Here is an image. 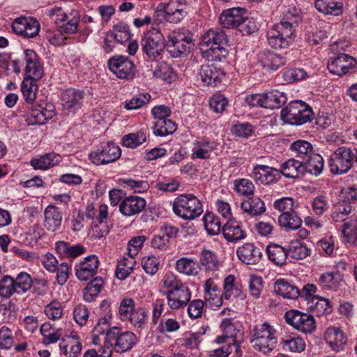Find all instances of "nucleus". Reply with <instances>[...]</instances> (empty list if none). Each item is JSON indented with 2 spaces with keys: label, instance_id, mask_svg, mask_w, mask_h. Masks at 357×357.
I'll return each mask as SVG.
<instances>
[{
  "label": "nucleus",
  "instance_id": "3",
  "mask_svg": "<svg viewBox=\"0 0 357 357\" xmlns=\"http://www.w3.org/2000/svg\"><path fill=\"white\" fill-rule=\"evenodd\" d=\"M312 110L301 100L291 102L281 111L282 119L289 124L301 125L310 121Z\"/></svg>",
  "mask_w": 357,
  "mask_h": 357
},
{
  "label": "nucleus",
  "instance_id": "64",
  "mask_svg": "<svg viewBox=\"0 0 357 357\" xmlns=\"http://www.w3.org/2000/svg\"><path fill=\"white\" fill-rule=\"evenodd\" d=\"M342 234L347 239H350L357 232V218L351 214L346 221H342Z\"/></svg>",
  "mask_w": 357,
  "mask_h": 357
},
{
  "label": "nucleus",
  "instance_id": "50",
  "mask_svg": "<svg viewBox=\"0 0 357 357\" xmlns=\"http://www.w3.org/2000/svg\"><path fill=\"white\" fill-rule=\"evenodd\" d=\"M278 222L281 227L286 230H295L298 229L302 223L301 219L294 211L282 213L278 217Z\"/></svg>",
  "mask_w": 357,
  "mask_h": 357
},
{
  "label": "nucleus",
  "instance_id": "43",
  "mask_svg": "<svg viewBox=\"0 0 357 357\" xmlns=\"http://www.w3.org/2000/svg\"><path fill=\"white\" fill-rule=\"evenodd\" d=\"M56 252L63 257L75 258L84 252V248L80 245H70L66 241H58L55 244Z\"/></svg>",
  "mask_w": 357,
  "mask_h": 357
},
{
  "label": "nucleus",
  "instance_id": "13",
  "mask_svg": "<svg viewBox=\"0 0 357 357\" xmlns=\"http://www.w3.org/2000/svg\"><path fill=\"white\" fill-rule=\"evenodd\" d=\"M110 303L105 300L100 305L101 310L105 312V317L101 318L94 328V332L98 335H134L130 332H121L119 326H111L112 313L109 308Z\"/></svg>",
  "mask_w": 357,
  "mask_h": 357
},
{
  "label": "nucleus",
  "instance_id": "47",
  "mask_svg": "<svg viewBox=\"0 0 357 357\" xmlns=\"http://www.w3.org/2000/svg\"><path fill=\"white\" fill-rule=\"evenodd\" d=\"M38 79L24 77L21 84V91L27 103H33L36 98L38 85L36 82Z\"/></svg>",
  "mask_w": 357,
  "mask_h": 357
},
{
  "label": "nucleus",
  "instance_id": "11",
  "mask_svg": "<svg viewBox=\"0 0 357 357\" xmlns=\"http://www.w3.org/2000/svg\"><path fill=\"white\" fill-rule=\"evenodd\" d=\"M356 65L355 58L347 54H340L328 60V69L333 75L342 76L353 72Z\"/></svg>",
  "mask_w": 357,
  "mask_h": 357
},
{
  "label": "nucleus",
  "instance_id": "56",
  "mask_svg": "<svg viewBox=\"0 0 357 357\" xmlns=\"http://www.w3.org/2000/svg\"><path fill=\"white\" fill-rule=\"evenodd\" d=\"M311 250L304 243L300 242L292 243L289 245L288 255L293 259H303L310 256Z\"/></svg>",
  "mask_w": 357,
  "mask_h": 357
},
{
  "label": "nucleus",
  "instance_id": "24",
  "mask_svg": "<svg viewBox=\"0 0 357 357\" xmlns=\"http://www.w3.org/2000/svg\"><path fill=\"white\" fill-rule=\"evenodd\" d=\"M165 20L170 23H178L188 14L187 6L179 1L172 0L164 8Z\"/></svg>",
  "mask_w": 357,
  "mask_h": 357
},
{
  "label": "nucleus",
  "instance_id": "10",
  "mask_svg": "<svg viewBox=\"0 0 357 357\" xmlns=\"http://www.w3.org/2000/svg\"><path fill=\"white\" fill-rule=\"evenodd\" d=\"M84 93L73 88L64 91L61 94V111L64 115H73L83 106Z\"/></svg>",
  "mask_w": 357,
  "mask_h": 357
},
{
  "label": "nucleus",
  "instance_id": "21",
  "mask_svg": "<svg viewBox=\"0 0 357 357\" xmlns=\"http://www.w3.org/2000/svg\"><path fill=\"white\" fill-rule=\"evenodd\" d=\"M215 149V144L208 139H196L192 143L190 158L192 160H208Z\"/></svg>",
  "mask_w": 357,
  "mask_h": 357
},
{
  "label": "nucleus",
  "instance_id": "59",
  "mask_svg": "<svg viewBox=\"0 0 357 357\" xmlns=\"http://www.w3.org/2000/svg\"><path fill=\"white\" fill-rule=\"evenodd\" d=\"M16 294L14 278L5 275L0 280V296L3 298H10Z\"/></svg>",
  "mask_w": 357,
  "mask_h": 357
},
{
  "label": "nucleus",
  "instance_id": "46",
  "mask_svg": "<svg viewBox=\"0 0 357 357\" xmlns=\"http://www.w3.org/2000/svg\"><path fill=\"white\" fill-rule=\"evenodd\" d=\"M266 250L269 260L277 266H282L285 263L288 252L282 246L273 243L268 245Z\"/></svg>",
  "mask_w": 357,
  "mask_h": 357
},
{
  "label": "nucleus",
  "instance_id": "63",
  "mask_svg": "<svg viewBox=\"0 0 357 357\" xmlns=\"http://www.w3.org/2000/svg\"><path fill=\"white\" fill-rule=\"evenodd\" d=\"M238 349L239 345L236 342L235 340H229L228 343L212 351L210 357H227L233 350L238 351Z\"/></svg>",
  "mask_w": 357,
  "mask_h": 357
},
{
  "label": "nucleus",
  "instance_id": "7",
  "mask_svg": "<svg viewBox=\"0 0 357 357\" xmlns=\"http://www.w3.org/2000/svg\"><path fill=\"white\" fill-rule=\"evenodd\" d=\"M354 158V155L350 149L344 146L337 149L329 161L331 172L335 174L347 172L352 166Z\"/></svg>",
  "mask_w": 357,
  "mask_h": 357
},
{
  "label": "nucleus",
  "instance_id": "62",
  "mask_svg": "<svg viewBox=\"0 0 357 357\" xmlns=\"http://www.w3.org/2000/svg\"><path fill=\"white\" fill-rule=\"evenodd\" d=\"M135 301L131 298H123L119 307V317L122 321H127L135 310Z\"/></svg>",
  "mask_w": 357,
  "mask_h": 357
},
{
  "label": "nucleus",
  "instance_id": "31",
  "mask_svg": "<svg viewBox=\"0 0 357 357\" xmlns=\"http://www.w3.org/2000/svg\"><path fill=\"white\" fill-rule=\"evenodd\" d=\"M199 264L206 272L213 273L219 270L221 263L217 254L211 250H202L199 256Z\"/></svg>",
  "mask_w": 357,
  "mask_h": 357
},
{
  "label": "nucleus",
  "instance_id": "55",
  "mask_svg": "<svg viewBox=\"0 0 357 357\" xmlns=\"http://www.w3.org/2000/svg\"><path fill=\"white\" fill-rule=\"evenodd\" d=\"M205 229L210 235H216L221 230V222L218 217L213 213H206L203 217Z\"/></svg>",
  "mask_w": 357,
  "mask_h": 357
},
{
  "label": "nucleus",
  "instance_id": "22",
  "mask_svg": "<svg viewBox=\"0 0 357 357\" xmlns=\"http://www.w3.org/2000/svg\"><path fill=\"white\" fill-rule=\"evenodd\" d=\"M98 266L99 261L96 256L86 257L75 267L77 278L82 281L89 280L96 273Z\"/></svg>",
  "mask_w": 357,
  "mask_h": 357
},
{
  "label": "nucleus",
  "instance_id": "35",
  "mask_svg": "<svg viewBox=\"0 0 357 357\" xmlns=\"http://www.w3.org/2000/svg\"><path fill=\"white\" fill-rule=\"evenodd\" d=\"M175 269L187 276H196L199 273L200 266L195 259L181 257L175 264Z\"/></svg>",
  "mask_w": 357,
  "mask_h": 357
},
{
  "label": "nucleus",
  "instance_id": "54",
  "mask_svg": "<svg viewBox=\"0 0 357 357\" xmlns=\"http://www.w3.org/2000/svg\"><path fill=\"white\" fill-rule=\"evenodd\" d=\"M146 139V135L142 131L128 134L122 138L123 146L135 149L142 144Z\"/></svg>",
  "mask_w": 357,
  "mask_h": 357
},
{
  "label": "nucleus",
  "instance_id": "39",
  "mask_svg": "<svg viewBox=\"0 0 357 357\" xmlns=\"http://www.w3.org/2000/svg\"><path fill=\"white\" fill-rule=\"evenodd\" d=\"M250 342L255 349L267 354L275 349L278 340L276 336H255Z\"/></svg>",
  "mask_w": 357,
  "mask_h": 357
},
{
  "label": "nucleus",
  "instance_id": "17",
  "mask_svg": "<svg viewBox=\"0 0 357 357\" xmlns=\"http://www.w3.org/2000/svg\"><path fill=\"white\" fill-rule=\"evenodd\" d=\"M286 321L302 333H311L312 331V315L298 310H289L285 314Z\"/></svg>",
  "mask_w": 357,
  "mask_h": 357
},
{
  "label": "nucleus",
  "instance_id": "26",
  "mask_svg": "<svg viewBox=\"0 0 357 357\" xmlns=\"http://www.w3.org/2000/svg\"><path fill=\"white\" fill-rule=\"evenodd\" d=\"M238 259L248 265L257 264L261 259L262 253L253 243H245L236 250Z\"/></svg>",
  "mask_w": 357,
  "mask_h": 357
},
{
  "label": "nucleus",
  "instance_id": "57",
  "mask_svg": "<svg viewBox=\"0 0 357 357\" xmlns=\"http://www.w3.org/2000/svg\"><path fill=\"white\" fill-rule=\"evenodd\" d=\"M234 189L238 194L250 197L254 195L255 187L250 180L241 178L234 181Z\"/></svg>",
  "mask_w": 357,
  "mask_h": 357
},
{
  "label": "nucleus",
  "instance_id": "53",
  "mask_svg": "<svg viewBox=\"0 0 357 357\" xmlns=\"http://www.w3.org/2000/svg\"><path fill=\"white\" fill-rule=\"evenodd\" d=\"M16 294H22L29 290L32 286L31 275L26 272L20 273L14 279Z\"/></svg>",
  "mask_w": 357,
  "mask_h": 357
},
{
  "label": "nucleus",
  "instance_id": "8",
  "mask_svg": "<svg viewBox=\"0 0 357 357\" xmlns=\"http://www.w3.org/2000/svg\"><path fill=\"white\" fill-rule=\"evenodd\" d=\"M48 15L54 21L60 31L72 34L77 31L79 16L76 12L75 15H68L61 8L55 7L48 10Z\"/></svg>",
  "mask_w": 357,
  "mask_h": 357
},
{
  "label": "nucleus",
  "instance_id": "6",
  "mask_svg": "<svg viewBox=\"0 0 357 357\" xmlns=\"http://www.w3.org/2000/svg\"><path fill=\"white\" fill-rule=\"evenodd\" d=\"M268 45L275 49H285L289 47L294 41L295 34L289 29L275 24L267 31Z\"/></svg>",
  "mask_w": 357,
  "mask_h": 357
},
{
  "label": "nucleus",
  "instance_id": "45",
  "mask_svg": "<svg viewBox=\"0 0 357 357\" xmlns=\"http://www.w3.org/2000/svg\"><path fill=\"white\" fill-rule=\"evenodd\" d=\"M351 215V206L345 199H340L334 204L332 211V218L335 222L346 221Z\"/></svg>",
  "mask_w": 357,
  "mask_h": 357
},
{
  "label": "nucleus",
  "instance_id": "32",
  "mask_svg": "<svg viewBox=\"0 0 357 357\" xmlns=\"http://www.w3.org/2000/svg\"><path fill=\"white\" fill-rule=\"evenodd\" d=\"M60 349L67 357L78 356L82 349L79 336H65L59 343Z\"/></svg>",
  "mask_w": 357,
  "mask_h": 357
},
{
  "label": "nucleus",
  "instance_id": "4",
  "mask_svg": "<svg viewBox=\"0 0 357 357\" xmlns=\"http://www.w3.org/2000/svg\"><path fill=\"white\" fill-rule=\"evenodd\" d=\"M192 41V35L190 32L184 30L174 31L167 36V51L172 57H180L190 48Z\"/></svg>",
  "mask_w": 357,
  "mask_h": 357
},
{
  "label": "nucleus",
  "instance_id": "30",
  "mask_svg": "<svg viewBox=\"0 0 357 357\" xmlns=\"http://www.w3.org/2000/svg\"><path fill=\"white\" fill-rule=\"evenodd\" d=\"M44 227L50 231H57L62 222V215L54 205L47 206L44 211Z\"/></svg>",
  "mask_w": 357,
  "mask_h": 357
},
{
  "label": "nucleus",
  "instance_id": "1",
  "mask_svg": "<svg viewBox=\"0 0 357 357\" xmlns=\"http://www.w3.org/2000/svg\"><path fill=\"white\" fill-rule=\"evenodd\" d=\"M228 39L225 32L219 29H210L202 37L200 49L208 60H220L227 54Z\"/></svg>",
  "mask_w": 357,
  "mask_h": 357
},
{
  "label": "nucleus",
  "instance_id": "12",
  "mask_svg": "<svg viewBox=\"0 0 357 357\" xmlns=\"http://www.w3.org/2000/svg\"><path fill=\"white\" fill-rule=\"evenodd\" d=\"M120 148L112 142H107L101 145L100 149L90 153L91 162L97 165L112 162L119 158Z\"/></svg>",
  "mask_w": 357,
  "mask_h": 357
},
{
  "label": "nucleus",
  "instance_id": "48",
  "mask_svg": "<svg viewBox=\"0 0 357 357\" xmlns=\"http://www.w3.org/2000/svg\"><path fill=\"white\" fill-rule=\"evenodd\" d=\"M136 261L134 257L128 256L123 257L118 262L116 270V276L119 280H124L132 273Z\"/></svg>",
  "mask_w": 357,
  "mask_h": 357
},
{
  "label": "nucleus",
  "instance_id": "58",
  "mask_svg": "<svg viewBox=\"0 0 357 357\" xmlns=\"http://www.w3.org/2000/svg\"><path fill=\"white\" fill-rule=\"evenodd\" d=\"M152 75L156 78L167 82H171L174 76L172 69L165 63L155 64L154 69L152 70Z\"/></svg>",
  "mask_w": 357,
  "mask_h": 357
},
{
  "label": "nucleus",
  "instance_id": "40",
  "mask_svg": "<svg viewBox=\"0 0 357 357\" xmlns=\"http://www.w3.org/2000/svg\"><path fill=\"white\" fill-rule=\"evenodd\" d=\"M291 149L296 154V156L302 159L304 164L310 163L312 158V146L304 140H298L291 145Z\"/></svg>",
  "mask_w": 357,
  "mask_h": 357
},
{
  "label": "nucleus",
  "instance_id": "29",
  "mask_svg": "<svg viewBox=\"0 0 357 357\" xmlns=\"http://www.w3.org/2000/svg\"><path fill=\"white\" fill-rule=\"evenodd\" d=\"M54 115V112L52 105H50L49 108L37 107L32 109L27 113L26 121L29 125H41L45 123Z\"/></svg>",
  "mask_w": 357,
  "mask_h": 357
},
{
  "label": "nucleus",
  "instance_id": "14",
  "mask_svg": "<svg viewBox=\"0 0 357 357\" xmlns=\"http://www.w3.org/2000/svg\"><path fill=\"white\" fill-rule=\"evenodd\" d=\"M163 296L166 297L169 308L179 310L188 305L192 297V292L187 285L183 284L174 290L163 292Z\"/></svg>",
  "mask_w": 357,
  "mask_h": 357
},
{
  "label": "nucleus",
  "instance_id": "44",
  "mask_svg": "<svg viewBox=\"0 0 357 357\" xmlns=\"http://www.w3.org/2000/svg\"><path fill=\"white\" fill-rule=\"evenodd\" d=\"M301 20L299 11L293 8L284 13L280 22L277 24L289 29L293 34H295V29Z\"/></svg>",
  "mask_w": 357,
  "mask_h": 357
},
{
  "label": "nucleus",
  "instance_id": "41",
  "mask_svg": "<svg viewBox=\"0 0 357 357\" xmlns=\"http://www.w3.org/2000/svg\"><path fill=\"white\" fill-rule=\"evenodd\" d=\"M59 155L54 153H47L38 158H33L30 164L35 169H47L59 164Z\"/></svg>",
  "mask_w": 357,
  "mask_h": 357
},
{
  "label": "nucleus",
  "instance_id": "51",
  "mask_svg": "<svg viewBox=\"0 0 357 357\" xmlns=\"http://www.w3.org/2000/svg\"><path fill=\"white\" fill-rule=\"evenodd\" d=\"M160 284V291L163 296V292L174 290L184 283L174 273L168 271L163 275Z\"/></svg>",
  "mask_w": 357,
  "mask_h": 357
},
{
  "label": "nucleus",
  "instance_id": "38",
  "mask_svg": "<svg viewBox=\"0 0 357 357\" xmlns=\"http://www.w3.org/2000/svg\"><path fill=\"white\" fill-rule=\"evenodd\" d=\"M317 10L325 15H340L342 13V3L339 0H316Z\"/></svg>",
  "mask_w": 357,
  "mask_h": 357
},
{
  "label": "nucleus",
  "instance_id": "20",
  "mask_svg": "<svg viewBox=\"0 0 357 357\" xmlns=\"http://www.w3.org/2000/svg\"><path fill=\"white\" fill-rule=\"evenodd\" d=\"M24 55L25 77L40 79L44 71L37 54L32 50L26 49L24 51Z\"/></svg>",
  "mask_w": 357,
  "mask_h": 357
},
{
  "label": "nucleus",
  "instance_id": "37",
  "mask_svg": "<svg viewBox=\"0 0 357 357\" xmlns=\"http://www.w3.org/2000/svg\"><path fill=\"white\" fill-rule=\"evenodd\" d=\"M241 208L243 211L250 216H256L263 214L266 211L264 202L257 197H249L244 200Z\"/></svg>",
  "mask_w": 357,
  "mask_h": 357
},
{
  "label": "nucleus",
  "instance_id": "15",
  "mask_svg": "<svg viewBox=\"0 0 357 357\" xmlns=\"http://www.w3.org/2000/svg\"><path fill=\"white\" fill-rule=\"evenodd\" d=\"M12 28L16 34L31 38L38 35L40 24L35 18L20 17L13 21Z\"/></svg>",
  "mask_w": 357,
  "mask_h": 357
},
{
  "label": "nucleus",
  "instance_id": "25",
  "mask_svg": "<svg viewBox=\"0 0 357 357\" xmlns=\"http://www.w3.org/2000/svg\"><path fill=\"white\" fill-rule=\"evenodd\" d=\"M235 277L233 275H229L224 280V291L220 297H217L215 302L216 306L222 304V300H229L234 298L243 299L244 295L241 291V287L235 282Z\"/></svg>",
  "mask_w": 357,
  "mask_h": 357
},
{
  "label": "nucleus",
  "instance_id": "16",
  "mask_svg": "<svg viewBox=\"0 0 357 357\" xmlns=\"http://www.w3.org/2000/svg\"><path fill=\"white\" fill-rule=\"evenodd\" d=\"M251 176L256 182L266 185L276 183L281 178L279 169L264 165L254 166Z\"/></svg>",
  "mask_w": 357,
  "mask_h": 357
},
{
  "label": "nucleus",
  "instance_id": "61",
  "mask_svg": "<svg viewBox=\"0 0 357 357\" xmlns=\"http://www.w3.org/2000/svg\"><path fill=\"white\" fill-rule=\"evenodd\" d=\"M136 342L137 336H116L114 349L116 352H125L132 348Z\"/></svg>",
  "mask_w": 357,
  "mask_h": 357
},
{
  "label": "nucleus",
  "instance_id": "36",
  "mask_svg": "<svg viewBox=\"0 0 357 357\" xmlns=\"http://www.w3.org/2000/svg\"><path fill=\"white\" fill-rule=\"evenodd\" d=\"M274 291L276 294L288 299H296L300 295V290L298 287L285 279H278L275 281Z\"/></svg>",
  "mask_w": 357,
  "mask_h": 357
},
{
  "label": "nucleus",
  "instance_id": "5",
  "mask_svg": "<svg viewBox=\"0 0 357 357\" xmlns=\"http://www.w3.org/2000/svg\"><path fill=\"white\" fill-rule=\"evenodd\" d=\"M109 70L117 77L132 79L135 75V65L128 56L115 55L107 61Z\"/></svg>",
  "mask_w": 357,
  "mask_h": 357
},
{
  "label": "nucleus",
  "instance_id": "9",
  "mask_svg": "<svg viewBox=\"0 0 357 357\" xmlns=\"http://www.w3.org/2000/svg\"><path fill=\"white\" fill-rule=\"evenodd\" d=\"M141 45L146 56L155 59L160 55L165 47L162 33L157 29L149 31L142 37Z\"/></svg>",
  "mask_w": 357,
  "mask_h": 357
},
{
  "label": "nucleus",
  "instance_id": "52",
  "mask_svg": "<svg viewBox=\"0 0 357 357\" xmlns=\"http://www.w3.org/2000/svg\"><path fill=\"white\" fill-rule=\"evenodd\" d=\"M153 130L155 135L164 137L174 132L176 130V126L170 119H160L155 121Z\"/></svg>",
  "mask_w": 357,
  "mask_h": 357
},
{
  "label": "nucleus",
  "instance_id": "34",
  "mask_svg": "<svg viewBox=\"0 0 357 357\" xmlns=\"http://www.w3.org/2000/svg\"><path fill=\"white\" fill-rule=\"evenodd\" d=\"M225 238L229 242H236L244 239L246 236L245 231L242 229L240 222L229 220L222 228Z\"/></svg>",
  "mask_w": 357,
  "mask_h": 357
},
{
  "label": "nucleus",
  "instance_id": "19",
  "mask_svg": "<svg viewBox=\"0 0 357 357\" xmlns=\"http://www.w3.org/2000/svg\"><path fill=\"white\" fill-rule=\"evenodd\" d=\"M108 207L105 204H101L98 208V215L96 216V221L90 231L91 238L93 239H100L107 236L109 231V227L107 223Z\"/></svg>",
  "mask_w": 357,
  "mask_h": 357
},
{
  "label": "nucleus",
  "instance_id": "27",
  "mask_svg": "<svg viewBox=\"0 0 357 357\" xmlns=\"http://www.w3.org/2000/svg\"><path fill=\"white\" fill-rule=\"evenodd\" d=\"M258 63L268 70H276L285 63V59L270 50H264L257 54Z\"/></svg>",
  "mask_w": 357,
  "mask_h": 357
},
{
  "label": "nucleus",
  "instance_id": "23",
  "mask_svg": "<svg viewBox=\"0 0 357 357\" xmlns=\"http://www.w3.org/2000/svg\"><path fill=\"white\" fill-rule=\"evenodd\" d=\"M146 205L144 199L138 196L126 197L119 204V211L122 215L130 217L139 213Z\"/></svg>",
  "mask_w": 357,
  "mask_h": 357
},
{
  "label": "nucleus",
  "instance_id": "33",
  "mask_svg": "<svg viewBox=\"0 0 357 357\" xmlns=\"http://www.w3.org/2000/svg\"><path fill=\"white\" fill-rule=\"evenodd\" d=\"M306 165L295 159H289L284 162L280 167V175L287 178H298L306 170Z\"/></svg>",
  "mask_w": 357,
  "mask_h": 357
},
{
  "label": "nucleus",
  "instance_id": "28",
  "mask_svg": "<svg viewBox=\"0 0 357 357\" xmlns=\"http://www.w3.org/2000/svg\"><path fill=\"white\" fill-rule=\"evenodd\" d=\"M198 76L205 84L215 86L221 82L225 74L220 68L211 64L202 66Z\"/></svg>",
  "mask_w": 357,
  "mask_h": 357
},
{
  "label": "nucleus",
  "instance_id": "60",
  "mask_svg": "<svg viewBox=\"0 0 357 357\" xmlns=\"http://www.w3.org/2000/svg\"><path fill=\"white\" fill-rule=\"evenodd\" d=\"M112 36L120 43L127 41L131 36L129 26L123 22H119L114 26Z\"/></svg>",
  "mask_w": 357,
  "mask_h": 357
},
{
  "label": "nucleus",
  "instance_id": "2",
  "mask_svg": "<svg viewBox=\"0 0 357 357\" xmlns=\"http://www.w3.org/2000/svg\"><path fill=\"white\" fill-rule=\"evenodd\" d=\"M172 210L175 215L186 220L199 217L203 213V204L193 194H182L173 202Z\"/></svg>",
  "mask_w": 357,
  "mask_h": 357
},
{
  "label": "nucleus",
  "instance_id": "18",
  "mask_svg": "<svg viewBox=\"0 0 357 357\" xmlns=\"http://www.w3.org/2000/svg\"><path fill=\"white\" fill-rule=\"evenodd\" d=\"M246 13V10L241 7L225 10L219 17L220 24L227 29L238 26L244 22Z\"/></svg>",
  "mask_w": 357,
  "mask_h": 357
},
{
  "label": "nucleus",
  "instance_id": "42",
  "mask_svg": "<svg viewBox=\"0 0 357 357\" xmlns=\"http://www.w3.org/2000/svg\"><path fill=\"white\" fill-rule=\"evenodd\" d=\"M265 108L278 109L283 105L287 100L284 93L278 90H271L264 93Z\"/></svg>",
  "mask_w": 357,
  "mask_h": 357
},
{
  "label": "nucleus",
  "instance_id": "49",
  "mask_svg": "<svg viewBox=\"0 0 357 357\" xmlns=\"http://www.w3.org/2000/svg\"><path fill=\"white\" fill-rule=\"evenodd\" d=\"M103 286L101 278L96 277L87 284L83 291V298L86 302H92L100 294Z\"/></svg>",
  "mask_w": 357,
  "mask_h": 357
}]
</instances>
